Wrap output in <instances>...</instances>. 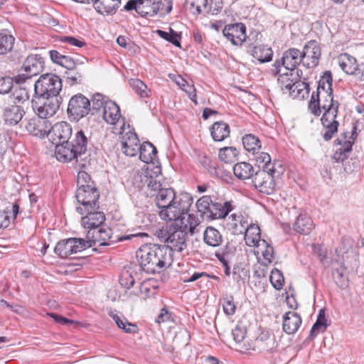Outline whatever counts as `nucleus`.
I'll return each instance as SVG.
<instances>
[{"label": "nucleus", "mask_w": 364, "mask_h": 364, "mask_svg": "<svg viewBox=\"0 0 364 364\" xmlns=\"http://www.w3.org/2000/svg\"><path fill=\"white\" fill-rule=\"evenodd\" d=\"M136 258L144 272L155 274L171 266L172 250L168 245L146 244L136 251Z\"/></svg>", "instance_id": "f257e3e1"}, {"label": "nucleus", "mask_w": 364, "mask_h": 364, "mask_svg": "<svg viewBox=\"0 0 364 364\" xmlns=\"http://www.w3.org/2000/svg\"><path fill=\"white\" fill-rule=\"evenodd\" d=\"M77 183L75 198L77 203L82 205L81 207L77 208V211L82 215L85 211L97 210L100 192L90 176L85 171H80L77 174Z\"/></svg>", "instance_id": "f03ea898"}, {"label": "nucleus", "mask_w": 364, "mask_h": 364, "mask_svg": "<svg viewBox=\"0 0 364 364\" xmlns=\"http://www.w3.org/2000/svg\"><path fill=\"white\" fill-rule=\"evenodd\" d=\"M193 203V198L188 193H181L174 201L165 206L159 212L161 219L175 221L178 226L183 215H186Z\"/></svg>", "instance_id": "7ed1b4c3"}, {"label": "nucleus", "mask_w": 364, "mask_h": 364, "mask_svg": "<svg viewBox=\"0 0 364 364\" xmlns=\"http://www.w3.org/2000/svg\"><path fill=\"white\" fill-rule=\"evenodd\" d=\"M62 90V80L56 75L46 73L40 76L34 85L33 97L40 99L59 97Z\"/></svg>", "instance_id": "20e7f679"}, {"label": "nucleus", "mask_w": 364, "mask_h": 364, "mask_svg": "<svg viewBox=\"0 0 364 364\" xmlns=\"http://www.w3.org/2000/svg\"><path fill=\"white\" fill-rule=\"evenodd\" d=\"M148 235L145 232H138L136 234H130L121 236L117 239L119 241H124L131 240L133 237H147ZM87 241H90L92 245L98 243V246H107L112 245L116 240L112 239V230L110 228L102 225L91 232V230L87 232Z\"/></svg>", "instance_id": "39448f33"}, {"label": "nucleus", "mask_w": 364, "mask_h": 364, "mask_svg": "<svg viewBox=\"0 0 364 364\" xmlns=\"http://www.w3.org/2000/svg\"><path fill=\"white\" fill-rule=\"evenodd\" d=\"M266 169L257 171L253 178L252 183L255 188L262 193L270 195L273 193L275 188L274 176L277 173L280 172L277 169L270 168L268 166L265 167Z\"/></svg>", "instance_id": "423d86ee"}, {"label": "nucleus", "mask_w": 364, "mask_h": 364, "mask_svg": "<svg viewBox=\"0 0 364 364\" xmlns=\"http://www.w3.org/2000/svg\"><path fill=\"white\" fill-rule=\"evenodd\" d=\"M44 61L40 55H30L23 62L20 73L15 77V82L21 84L42 72Z\"/></svg>", "instance_id": "0eeeda50"}, {"label": "nucleus", "mask_w": 364, "mask_h": 364, "mask_svg": "<svg viewBox=\"0 0 364 364\" xmlns=\"http://www.w3.org/2000/svg\"><path fill=\"white\" fill-rule=\"evenodd\" d=\"M92 247L90 241L82 238L70 237L58 242L55 247L54 252L62 258L75 254L87 247Z\"/></svg>", "instance_id": "6e6552de"}, {"label": "nucleus", "mask_w": 364, "mask_h": 364, "mask_svg": "<svg viewBox=\"0 0 364 364\" xmlns=\"http://www.w3.org/2000/svg\"><path fill=\"white\" fill-rule=\"evenodd\" d=\"M301 63H303L301 51L297 48H291L284 52L280 60L274 62L272 72L274 75H277L282 71V66L286 70L293 71Z\"/></svg>", "instance_id": "1a4fd4ad"}, {"label": "nucleus", "mask_w": 364, "mask_h": 364, "mask_svg": "<svg viewBox=\"0 0 364 364\" xmlns=\"http://www.w3.org/2000/svg\"><path fill=\"white\" fill-rule=\"evenodd\" d=\"M33 98L31 101L32 108L38 116L45 120V119L55 115L60 108L61 104V97H51L42 99Z\"/></svg>", "instance_id": "9d476101"}, {"label": "nucleus", "mask_w": 364, "mask_h": 364, "mask_svg": "<svg viewBox=\"0 0 364 364\" xmlns=\"http://www.w3.org/2000/svg\"><path fill=\"white\" fill-rule=\"evenodd\" d=\"M91 111V102L82 94L71 97L68 106V114L70 119L78 121Z\"/></svg>", "instance_id": "9b49d317"}, {"label": "nucleus", "mask_w": 364, "mask_h": 364, "mask_svg": "<svg viewBox=\"0 0 364 364\" xmlns=\"http://www.w3.org/2000/svg\"><path fill=\"white\" fill-rule=\"evenodd\" d=\"M303 60V65L307 68H314L318 65L321 55V50L319 43L311 40L308 41L304 46L303 51H301Z\"/></svg>", "instance_id": "f8f14e48"}, {"label": "nucleus", "mask_w": 364, "mask_h": 364, "mask_svg": "<svg viewBox=\"0 0 364 364\" xmlns=\"http://www.w3.org/2000/svg\"><path fill=\"white\" fill-rule=\"evenodd\" d=\"M223 36L234 46H241L245 41L246 26L242 23L228 24L223 29Z\"/></svg>", "instance_id": "ddd939ff"}, {"label": "nucleus", "mask_w": 364, "mask_h": 364, "mask_svg": "<svg viewBox=\"0 0 364 364\" xmlns=\"http://www.w3.org/2000/svg\"><path fill=\"white\" fill-rule=\"evenodd\" d=\"M71 135V126L65 122H60L53 126L50 125L48 136L52 139L53 143L58 144L70 141Z\"/></svg>", "instance_id": "4468645a"}, {"label": "nucleus", "mask_w": 364, "mask_h": 364, "mask_svg": "<svg viewBox=\"0 0 364 364\" xmlns=\"http://www.w3.org/2000/svg\"><path fill=\"white\" fill-rule=\"evenodd\" d=\"M338 115V112H329L323 113L321 122L326 132L323 134V138L325 141L331 140L334 134L338 132L339 122L336 119Z\"/></svg>", "instance_id": "2eb2a0df"}, {"label": "nucleus", "mask_w": 364, "mask_h": 364, "mask_svg": "<svg viewBox=\"0 0 364 364\" xmlns=\"http://www.w3.org/2000/svg\"><path fill=\"white\" fill-rule=\"evenodd\" d=\"M121 146L122 151L125 155L129 156H136L140 147L137 135L132 132H128L122 134Z\"/></svg>", "instance_id": "dca6fc26"}, {"label": "nucleus", "mask_w": 364, "mask_h": 364, "mask_svg": "<svg viewBox=\"0 0 364 364\" xmlns=\"http://www.w3.org/2000/svg\"><path fill=\"white\" fill-rule=\"evenodd\" d=\"M25 127L31 134L42 138L48 136L50 123L47 120L33 117L27 121Z\"/></svg>", "instance_id": "f3484780"}, {"label": "nucleus", "mask_w": 364, "mask_h": 364, "mask_svg": "<svg viewBox=\"0 0 364 364\" xmlns=\"http://www.w3.org/2000/svg\"><path fill=\"white\" fill-rule=\"evenodd\" d=\"M186 235L187 232L180 227H178V229L168 234L166 242L170 244L168 246L169 248H171L172 253L173 251L181 252L186 247Z\"/></svg>", "instance_id": "a211bd4d"}, {"label": "nucleus", "mask_w": 364, "mask_h": 364, "mask_svg": "<svg viewBox=\"0 0 364 364\" xmlns=\"http://www.w3.org/2000/svg\"><path fill=\"white\" fill-rule=\"evenodd\" d=\"M25 114L23 107L18 105H9L3 109V119L6 124L15 126L21 121Z\"/></svg>", "instance_id": "6ab92c4d"}, {"label": "nucleus", "mask_w": 364, "mask_h": 364, "mask_svg": "<svg viewBox=\"0 0 364 364\" xmlns=\"http://www.w3.org/2000/svg\"><path fill=\"white\" fill-rule=\"evenodd\" d=\"M87 213L85 216L82 218V225L85 228L95 230L98 228L102 226L105 220V215L103 212L97 211V210L91 211H85Z\"/></svg>", "instance_id": "aec40b11"}, {"label": "nucleus", "mask_w": 364, "mask_h": 364, "mask_svg": "<svg viewBox=\"0 0 364 364\" xmlns=\"http://www.w3.org/2000/svg\"><path fill=\"white\" fill-rule=\"evenodd\" d=\"M301 316L293 311L287 312L283 316L282 328L287 334L295 333L301 324Z\"/></svg>", "instance_id": "412c9836"}, {"label": "nucleus", "mask_w": 364, "mask_h": 364, "mask_svg": "<svg viewBox=\"0 0 364 364\" xmlns=\"http://www.w3.org/2000/svg\"><path fill=\"white\" fill-rule=\"evenodd\" d=\"M147 194L151 198H155L156 205L160 209L174 201L175 198L178 196L172 188H163L156 193H148Z\"/></svg>", "instance_id": "4be33fe9"}, {"label": "nucleus", "mask_w": 364, "mask_h": 364, "mask_svg": "<svg viewBox=\"0 0 364 364\" xmlns=\"http://www.w3.org/2000/svg\"><path fill=\"white\" fill-rule=\"evenodd\" d=\"M102 117L107 124H116L121 118L119 107L115 102L108 100L104 107Z\"/></svg>", "instance_id": "5701e85b"}, {"label": "nucleus", "mask_w": 364, "mask_h": 364, "mask_svg": "<svg viewBox=\"0 0 364 364\" xmlns=\"http://www.w3.org/2000/svg\"><path fill=\"white\" fill-rule=\"evenodd\" d=\"M55 154L57 159L63 162L70 161L78 156L69 141L56 144Z\"/></svg>", "instance_id": "b1692460"}, {"label": "nucleus", "mask_w": 364, "mask_h": 364, "mask_svg": "<svg viewBox=\"0 0 364 364\" xmlns=\"http://www.w3.org/2000/svg\"><path fill=\"white\" fill-rule=\"evenodd\" d=\"M245 240L247 245L250 247H260L262 240H261V231L257 225L250 224L245 226Z\"/></svg>", "instance_id": "393cba45"}, {"label": "nucleus", "mask_w": 364, "mask_h": 364, "mask_svg": "<svg viewBox=\"0 0 364 364\" xmlns=\"http://www.w3.org/2000/svg\"><path fill=\"white\" fill-rule=\"evenodd\" d=\"M69 141L78 156L85 154L88 147L91 145L82 130L77 131Z\"/></svg>", "instance_id": "a878e982"}, {"label": "nucleus", "mask_w": 364, "mask_h": 364, "mask_svg": "<svg viewBox=\"0 0 364 364\" xmlns=\"http://www.w3.org/2000/svg\"><path fill=\"white\" fill-rule=\"evenodd\" d=\"M121 4V0H95L93 6L100 14H114Z\"/></svg>", "instance_id": "bb28decb"}, {"label": "nucleus", "mask_w": 364, "mask_h": 364, "mask_svg": "<svg viewBox=\"0 0 364 364\" xmlns=\"http://www.w3.org/2000/svg\"><path fill=\"white\" fill-rule=\"evenodd\" d=\"M232 209V205L228 201L222 203L213 200L208 218L212 220L224 218Z\"/></svg>", "instance_id": "cd10ccee"}, {"label": "nucleus", "mask_w": 364, "mask_h": 364, "mask_svg": "<svg viewBox=\"0 0 364 364\" xmlns=\"http://www.w3.org/2000/svg\"><path fill=\"white\" fill-rule=\"evenodd\" d=\"M323 92L331 94L333 92V89L331 88V90H328L326 89V86L318 83L316 93L315 94L314 92L312 94L311 100L309 103V109L311 112L316 117H318L321 113V110H320V95H323Z\"/></svg>", "instance_id": "c85d7f7f"}, {"label": "nucleus", "mask_w": 364, "mask_h": 364, "mask_svg": "<svg viewBox=\"0 0 364 364\" xmlns=\"http://www.w3.org/2000/svg\"><path fill=\"white\" fill-rule=\"evenodd\" d=\"M294 230L303 235H309L314 228L312 219L306 214H300L293 225Z\"/></svg>", "instance_id": "c756f323"}, {"label": "nucleus", "mask_w": 364, "mask_h": 364, "mask_svg": "<svg viewBox=\"0 0 364 364\" xmlns=\"http://www.w3.org/2000/svg\"><path fill=\"white\" fill-rule=\"evenodd\" d=\"M139 152L141 161L146 164H154L157 157V149L151 142L146 141L141 144Z\"/></svg>", "instance_id": "7c9ffc66"}, {"label": "nucleus", "mask_w": 364, "mask_h": 364, "mask_svg": "<svg viewBox=\"0 0 364 364\" xmlns=\"http://www.w3.org/2000/svg\"><path fill=\"white\" fill-rule=\"evenodd\" d=\"M229 125L224 122H216L210 127V134L214 141H222L230 135Z\"/></svg>", "instance_id": "2f4dec72"}, {"label": "nucleus", "mask_w": 364, "mask_h": 364, "mask_svg": "<svg viewBox=\"0 0 364 364\" xmlns=\"http://www.w3.org/2000/svg\"><path fill=\"white\" fill-rule=\"evenodd\" d=\"M203 240L206 245L215 247L221 245L223 236L217 229L209 226L203 232Z\"/></svg>", "instance_id": "473e14b6"}, {"label": "nucleus", "mask_w": 364, "mask_h": 364, "mask_svg": "<svg viewBox=\"0 0 364 364\" xmlns=\"http://www.w3.org/2000/svg\"><path fill=\"white\" fill-rule=\"evenodd\" d=\"M340 104L338 101L333 100V92L327 93L323 92L320 95V109H323L324 113L329 112H338Z\"/></svg>", "instance_id": "72a5a7b5"}, {"label": "nucleus", "mask_w": 364, "mask_h": 364, "mask_svg": "<svg viewBox=\"0 0 364 364\" xmlns=\"http://www.w3.org/2000/svg\"><path fill=\"white\" fill-rule=\"evenodd\" d=\"M109 316L113 318L116 325L119 328L122 330L126 333L135 334L139 332V328L136 324L128 321L124 316H119L113 313L109 314Z\"/></svg>", "instance_id": "f704fd0d"}, {"label": "nucleus", "mask_w": 364, "mask_h": 364, "mask_svg": "<svg viewBox=\"0 0 364 364\" xmlns=\"http://www.w3.org/2000/svg\"><path fill=\"white\" fill-rule=\"evenodd\" d=\"M340 68L348 75H354L356 73V59L348 53H343L338 58Z\"/></svg>", "instance_id": "c9c22d12"}, {"label": "nucleus", "mask_w": 364, "mask_h": 364, "mask_svg": "<svg viewBox=\"0 0 364 364\" xmlns=\"http://www.w3.org/2000/svg\"><path fill=\"white\" fill-rule=\"evenodd\" d=\"M232 170L235 176L240 180L249 179L254 176L253 166L247 162H240L235 164Z\"/></svg>", "instance_id": "e433bc0d"}, {"label": "nucleus", "mask_w": 364, "mask_h": 364, "mask_svg": "<svg viewBox=\"0 0 364 364\" xmlns=\"http://www.w3.org/2000/svg\"><path fill=\"white\" fill-rule=\"evenodd\" d=\"M336 141L342 146L333 154L332 159L335 162H343L347 159L349 153L352 151L353 142L348 140L344 141L342 144L341 140L338 139Z\"/></svg>", "instance_id": "4c0bfd02"}, {"label": "nucleus", "mask_w": 364, "mask_h": 364, "mask_svg": "<svg viewBox=\"0 0 364 364\" xmlns=\"http://www.w3.org/2000/svg\"><path fill=\"white\" fill-rule=\"evenodd\" d=\"M252 55L260 63H267L272 60L273 51L270 47L260 45L253 48Z\"/></svg>", "instance_id": "58836bf2"}, {"label": "nucleus", "mask_w": 364, "mask_h": 364, "mask_svg": "<svg viewBox=\"0 0 364 364\" xmlns=\"http://www.w3.org/2000/svg\"><path fill=\"white\" fill-rule=\"evenodd\" d=\"M309 85L305 81H294L289 95L293 98L304 99L309 93Z\"/></svg>", "instance_id": "ea45409f"}, {"label": "nucleus", "mask_w": 364, "mask_h": 364, "mask_svg": "<svg viewBox=\"0 0 364 364\" xmlns=\"http://www.w3.org/2000/svg\"><path fill=\"white\" fill-rule=\"evenodd\" d=\"M15 38L6 31L0 32V55L11 52L14 48Z\"/></svg>", "instance_id": "a19ab883"}, {"label": "nucleus", "mask_w": 364, "mask_h": 364, "mask_svg": "<svg viewBox=\"0 0 364 364\" xmlns=\"http://www.w3.org/2000/svg\"><path fill=\"white\" fill-rule=\"evenodd\" d=\"M243 146L248 152L256 153L261 148V141L255 135L248 134L242 137Z\"/></svg>", "instance_id": "79ce46f5"}, {"label": "nucleus", "mask_w": 364, "mask_h": 364, "mask_svg": "<svg viewBox=\"0 0 364 364\" xmlns=\"http://www.w3.org/2000/svg\"><path fill=\"white\" fill-rule=\"evenodd\" d=\"M199 223L200 221L198 219L196 218L193 215L187 214L186 215H183L181 219V222L177 227H180L184 229L187 232L193 235L195 232L196 228Z\"/></svg>", "instance_id": "37998d69"}, {"label": "nucleus", "mask_w": 364, "mask_h": 364, "mask_svg": "<svg viewBox=\"0 0 364 364\" xmlns=\"http://www.w3.org/2000/svg\"><path fill=\"white\" fill-rule=\"evenodd\" d=\"M239 151L235 147L225 146L220 149L218 157L225 163L230 164L234 162L237 159Z\"/></svg>", "instance_id": "c03bdc74"}, {"label": "nucleus", "mask_w": 364, "mask_h": 364, "mask_svg": "<svg viewBox=\"0 0 364 364\" xmlns=\"http://www.w3.org/2000/svg\"><path fill=\"white\" fill-rule=\"evenodd\" d=\"M213 198L210 196H203L196 202V208L198 211L200 213L201 217L208 218V214L210 213V206L213 203Z\"/></svg>", "instance_id": "a18cd8bd"}, {"label": "nucleus", "mask_w": 364, "mask_h": 364, "mask_svg": "<svg viewBox=\"0 0 364 364\" xmlns=\"http://www.w3.org/2000/svg\"><path fill=\"white\" fill-rule=\"evenodd\" d=\"M169 33L162 31L156 30V33L162 38L172 43L176 47H181V36L173 30L171 28H169Z\"/></svg>", "instance_id": "49530a36"}, {"label": "nucleus", "mask_w": 364, "mask_h": 364, "mask_svg": "<svg viewBox=\"0 0 364 364\" xmlns=\"http://www.w3.org/2000/svg\"><path fill=\"white\" fill-rule=\"evenodd\" d=\"M229 219H231V222H229L228 225L232 229L234 234L238 235L244 232L247 222L243 220L242 216L233 213L230 215Z\"/></svg>", "instance_id": "de8ad7c7"}, {"label": "nucleus", "mask_w": 364, "mask_h": 364, "mask_svg": "<svg viewBox=\"0 0 364 364\" xmlns=\"http://www.w3.org/2000/svg\"><path fill=\"white\" fill-rule=\"evenodd\" d=\"M11 96L14 100V105H17L18 103L23 104L28 102L30 97L28 90L26 87L21 86L14 87V90Z\"/></svg>", "instance_id": "09e8293b"}, {"label": "nucleus", "mask_w": 364, "mask_h": 364, "mask_svg": "<svg viewBox=\"0 0 364 364\" xmlns=\"http://www.w3.org/2000/svg\"><path fill=\"white\" fill-rule=\"evenodd\" d=\"M164 11V14H168L171 11L172 4L170 0H164V1H157L151 4V16H153L158 14L160 11Z\"/></svg>", "instance_id": "8fccbe9b"}, {"label": "nucleus", "mask_w": 364, "mask_h": 364, "mask_svg": "<svg viewBox=\"0 0 364 364\" xmlns=\"http://www.w3.org/2000/svg\"><path fill=\"white\" fill-rule=\"evenodd\" d=\"M223 310L227 316H232L235 313L236 306L234 302V297L232 294H228L223 296L221 301Z\"/></svg>", "instance_id": "3c124183"}, {"label": "nucleus", "mask_w": 364, "mask_h": 364, "mask_svg": "<svg viewBox=\"0 0 364 364\" xmlns=\"http://www.w3.org/2000/svg\"><path fill=\"white\" fill-rule=\"evenodd\" d=\"M279 75L278 82L280 85V87L284 93H289V90L292 89V85H294V79L291 78L292 76V73H281Z\"/></svg>", "instance_id": "603ef678"}, {"label": "nucleus", "mask_w": 364, "mask_h": 364, "mask_svg": "<svg viewBox=\"0 0 364 364\" xmlns=\"http://www.w3.org/2000/svg\"><path fill=\"white\" fill-rule=\"evenodd\" d=\"M129 85L140 97L144 98L149 97V90H148L147 86L141 80L131 79L129 80Z\"/></svg>", "instance_id": "864d4df0"}, {"label": "nucleus", "mask_w": 364, "mask_h": 364, "mask_svg": "<svg viewBox=\"0 0 364 364\" xmlns=\"http://www.w3.org/2000/svg\"><path fill=\"white\" fill-rule=\"evenodd\" d=\"M65 77L70 85L82 84L83 81V74L80 71H76L75 69L66 71Z\"/></svg>", "instance_id": "5fc2aeb1"}, {"label": "nucleus", "mask_w": 364, "mask_h": 364, "mask_svg": "<svg viewBox=\"0 0 364 364\" xmlns=\"http://www.w3.org/2000/svg\"><path fill=\"white\" fill-rule=\"evenodd\" d=\"M270 282L276 289H281L284 284V278L282 272L277 269H274L270 274Z\"/></svg>", "instance_id": "6e6d98bb"}, {"label": "nucleus", "mask_w": 364, "mask_h": 364, "mask_svg": "<svg viewBox=\"0 0 364 364\" xmlns=\"http://www.w3.org/2000/svg\"><path fill=\"white\" fill-rule=\"evenodd\" d=\"M345 270V267L341 265L340 268L333 269L332 272L335 282L341 288H345L348 284V282L344 277Z\"/></svg>", "instance_id": "4d7b16f0"}, {"label": "nucleus", "mask_w": 364, "mask_h": 364, "mask_svg": "<svg viewBox=\"0 0 364 364\" xmlns=\"http://www.w3.org/2000/svg\"><path fill=\"white\" fill-rule=\"evenodd\" d=\"M186 4L193 14H200L206 9L208 0H186Z\"/></svg>", "instance_id": "13d9d810"}, {"label": "nucleus", "mask_w": 364, "mask_h": 364, "mask_svg": "<svg viewBox=\"0 0 364 364\" xmlns=\"http://www.w3.org/2000/svg\"><path fill=\"white\" fill-rule=\"evenodd\" d=\"M140 293L144 299L154 296L156 291V288L151 284L150 281H146L141 283Z\"/></svg>", "instance_id": "bf43d9fd"}, {"label": "nucleus", "mask_w": 364, "mask_h": 364, "mask_svg": "<svg viewBox=\"0 0 364 364\" xmlns=\"http://www.w3.org/2000/svg\"><path fill=\"white\" fill-rule=\"evenodd\" d=\"M107 102L102 95L100 93L95 94L92 99L91 110L96 112H99L101 109L103 110Z\"/></svg>", "instance_id": "052dcab7"}, {"label": "nucleus", "mask_w": 364, "mask_h": 364, "mask_svg": "<svg viewBox=\"0 0 364 364\" xmlns=\"http://www.w3.org/2000/svg\"><path fill=\"white\" fill-rule=\"evenodd\" d=\"M327 326V323L316 320L311 327L308 338L309 340H313L320 332H324Z\"/></svg>", "instance_id": "680f3d73"}, {"label": "nucleus", "mask_w": 364, "mask_h": 364, "mask_svg": "<svg viewBox=\"0 0 364 364\" xmlns=\"http://www.w3.org/2000/svg\"><path fill=\"white\" fill-rule=\"evenodd\" d=\"M14 87V79L11 77H0V94L9 93Z\"/></svg>", "instance_id": "e2e57ef3"}, {"label": "nucleus", "mask_w": 364, "mask_h": 364, "mask_svg": "<svg viewBox=\"0 0 364 364\" xmlns=\"http://www.w3.org/2000/svg\"><path fill=\"white\" fill-rule=\"evenodd\" d=\"M233 339L237 343H241L245 338L246 328L241 325L237 324L234 329L232 331Z\"/></svg>", "instance_id": "0e129e2a"}, {"label": "nucleus", "mask_w": 364, "mask_h": 364, "mask_svg": "<svg viewBox=\"0 0 364 364\" xmlns=\"http://www.w3.org/2000/svg\"><path fill=\"white\" fill-rule=\"evenodd\" d=\"M147 182V187L149 193H156L159 190H162V184L156 178L150 176L149 178L146 176Z\"/></svg>", "instance_id": "69168bd1"}, {"label": "nucleus", "mask_w": 364, "mask_h": 364, "mask_svg": "<svg viewBox=\"0 0 364 364\" xmlns=\"http://www.w3.org/2000/svg\"><path fill=\"white\" fill-rule=\"evenodd\" d=\"M257 161L260 164H263L262 169H266L265 167H269L270 168H273V169L276 168V163H271V157L269 154L262 152L260 155L257 158Z\"/></svg>", "instance_id": "338daca9"}, {"label": "nucleus", "mask_w": 364, "mask_h": 364, "mask_svg": "<svg viewBox=\"0 0 364 364\" xmlns=\"http://www.w3.org/2000/svg\"><path fill=\"white\" fill-rule=\"evenodd\" d=\"M134 282H135V280H134L133 276L128 272H124L119 279L120 284L127 289H129L132 287H133V285L134 284Z\"/></svg>", "instance_id": "774afa93"}]
</instances>
